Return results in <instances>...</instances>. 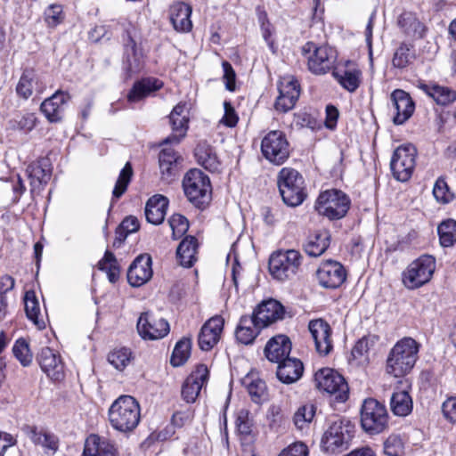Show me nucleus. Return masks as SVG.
Listing matches in <instances>:
<instances>
[{
	"label": "nucleus",
	"instance_id": "1",
	"mask_svg": "<svg viewBox=\"0 0 456 456\" xmlns=\"http://www.w3.org/2000/svg\"><path fill=\"white\" fill-rule=\"evenodd\" d=\"M419 344L411 338H403L391 349L387 360V371L394 377L409 373L416 363Z\"/></svg>",
	"mask_w": 456,
	"mask_h": 456
},
{
	"label": "nucleus",
	"instance_id": "2",
	"mask_svg": "<svg viewBox=\"0 0 456 456\" xmlns=\"http://www.w3.org/2000/svg\"><path fill=\"white\" fill-rule=\"evenodd\" d=\"M140 405L131 395H120L109 409L110 425L120 432L134 430L140 422Z\"/></svg>",
	"mask_w": 456,
	"mask_h": 456
},
{
	"label": "nucleus",
	"instance_id": "3",
	"mask_svg": "<svg viewBox=\"0 0 456 456\" xmlns=\"http://www.w3.org/2000/svg\"><path fill=\"white\" fill-rule=\"evenodd\" d=\"M183 189L188 200L199 208H206L211 200L209 177L198 168H192L184 175Z\"/></svg>",
	"mask_w": 456,
	"mask_h": 456
},
{
	"label": "nucleus",
	"instance_id": "4",
	"mask_svg": "<svg viewBox=\"0 0 456 456\" xmlns=\"http://www.w3.org/2000/svg\"><path fill=\"white\" fill-rule=\"evenodd\" d=\"M350 428V422L340 416L329 418L328 428L321 441L322 450L329 453H337L347 449L351 439Z\"/></svg>",
	"mask_w": 456,
	"mask_h": 456
},
{
	"label": "nucleus",
	"instance_id": "5",
	"mask_svg": "<svg viewBox=\"0 0 456 456\" xmlns=\"http://www.w3.org/2000/svg\"><path fill=\"white\" fill-rule=\"evenodd\" d=\"M305 181L301 174L289 167H283L278 175V187L283 202L297 207L305 200Z\"/></svg>",
	"mask_w": 456,
	"mask_h": 456
},
{
	"label": "nucleus",
	"instance_id": "6",
	"mask_svg": "<svg viewBox=\"0 0 456 456\" xmlns=\"http://www.w3.org/2000/svg\"><path fill=\"white\" fill-rule=\"evenodd\" d=\"M302 261L303 256L297 250H278L269 258L270 273L281 281L290 280L298 273Z\"/></svg>",
	"mask_w": 456,
	"mask_h": 456
},
{
	"label": "nucleus",
	"instance_id": "7",
	"mask_svg": "<svg viewBox=\"0 0 456 456\" xmlns=\"http://www.w3.org/2000/svg\"><path fill=\"white\" fill-rule=\"evenodd\" d=\"M302 52L306 55L308 69L315 75L326 74L334 68L337 61L336 50L327 45L317 46L308 42Z\"/></svg>",
	"mask_w": 456,
	"mask_h": 456
},
{
	"label": "nucleus",
	"instance_id": "8",
	"mask_svg": "<svg viewBox=\"0 0 456 456\" xmlns=\"http://www.w3.org/2000/svg\"><path fill=\"white\" fill-rule=\"evenodd\" d=\"M350 207L349 198L341 191L330 190L322 192L315 203L319 215L330 220L344 217Z\"/></svg>",
	"mask_w": 456,
	"mask_h": 456
},
{
	"label": "nucleus",
	"instance_id": "9",
	"mask_svg": "<svg viewBox=\"0 0 456 456\" xmlns=\"http://www.w3.org/2000/svg\"><path fill=\"white\" fill-rule=\"evenodd\" d=\"M388 414L384 404L373 398L365 399L361 409V424L370 435L379 434L387 428Z\"/></svg>",
	"mask_w": 456,
	"mask_h": 456
},
{
	"label": "nucleus",
	"instance_id": "10",
	"mask_svg": "<svg viewBox=\"0 0 456 456\" xmlns=\"http://www.w3.org/2000/svg\"><path fill=\"white\" fill-rule=\"evenodd\" d=\"M436 260L425 255L411 263L403 273V283L409 289L420 288L428 283L435 272Z\"/></svg>",
	"mask_w": 456,
	"mask_h": 456
},
{
	"label": "nucleus",
	"instance_id": "11",
	"mask_svg": "<svg viewBox=\"0 0 456 456\" xmlns=\"http://www.w3.org/2000/svg\"><path fill=\"white\" fill-rule=\"evenodd\" d=\"M316 387L330 395L338 403H345L348 398L349 387L344 377L330 368L319 370L314 375Z\"/></svg>",
	"mask_w": 456,
	"mask_h": 456
},
{
	"label": "nucleus",
	"instance_id": "12",
	"mask_svg": "<svg viewBox=\"0 0 456 456\" xmlns=\"http://www.w3.org/2000/svg\"><path fill=\"white\" fill-rule=\"evenodd\" d=\"M263 156L274 165H282L289 156V143L280 130L270 131L262 140Z\"/></svg>",
	"mask_w": 456,
	"mask_h": 456
},
{
	"label": "nucleus",
	"instance_id": "13",
	"mask_svg": "<svg viewBox=\"0 0 456 456\" xmlns=\"http://www.w3.org/2000/svg\"><path fill=\"white\" fill-rule=\"evenodd\" d=\"M417 150L412 144L401 145L395 149L390 162V168L395 179L408 181L415 167Z\"/></svg>",
	"mask_w": 456,
	"mask_h": 456
},
{
	"label": "nucleus",
	"instance_id": "14",
	"mask_svg": "<svg viewBox=\"0 0 456 456\" xmlns=\"http://www.w3.org/2000/svg\"><path fill=\"white\" fill-rule=\"evenodd\" d=\"M137 330L143 339L156 340L169 333V323L152 313H142L137 322Z\"/></svg>",
	"mask_w": 456,
	"mask_h": 456
},
{
	"label": "nucleus",
	"instance_id": "15",
	"mask_svg": "<svg viewBox=\"0 0 456 456\" xmlns=\"http://www.w3.org/2000/svg\"><path fill=\"white\" fill-rule=\"evenodd\" d=\"M316 277L322 287L333 289L344 283L346 279V271L340 263L327 260L319 266Z\"/></svg>",
	"mask_w": 456,
	"mask_h": 456
},
{
	"label": "nucleus",
	"instance_id": "16",
	"mask_svg": "<svg viewBox=\"0 0 456 456\" xmlns=\"http://www.w3.org/2000/svg\"><path fill=\"white\" fill-rule=\"evenodd\" d=\"M308 330L317 353L323 356L329 354L333 348L330 324L323 319H315L309 322Z\"/></svg>",
	"mask_w": 456,
	"mask_h": 456
},
{
	"label": "nucleus",
	"instance_id": "17",
	"mask_svg": "<svg viewBox=\"0 0 456 456\" xmlns=\"http://www.w3.org/2000/svg\"><path fill=\"white\" fill-rule=\"evenodd\" d=\"M279 96L275 101V110L287 112L293 109L300 95L298 82L292 77H284L279 85Z\"/></svg>",
	"mask_w": 456,
	"mask_h": 456
},
{
	"label": "nucleus",
	"instance_id": "18",
	"mask_svg": "<svg viewBox=\"0 0 456 456\" xmlns=\"http://www.w3.org/2000/svg\"><path fill=\"white\" fill-rule=\"evenodd\" d=\"M208 370L204 364L197 366L196 370L187 377L182 387V397L187 403H194L203 386L208 379Z\"/></svg>",
	"mask_w": 456,
	"mask_h": 456
},
{
	"label": "nucleus",
	"instance_id": "19",
	"mask_svg": "<svg viewBox=\"0 0 456 456\" xmlns=\"http://www.w3.org/2000/svg\"><path fill=\"white\" fill-rule=\"evenodd\" d=\"M82 456H118V449L109 438L91 434L85 441Z\"/></svg>",
	"mask_w": 456,
	"mask_h": 456
},
{
	"label": "nucleus",
	"instance_id": "20",
	"mask_svg": "<svg viewBox=\"0 0 456 456\" xmlns=\"http://www.w3.org/2000/svg\"><path fill=\"white\" fill-rule=\"evenodd\" d=\"M42 370L53 380L59 381L64 378V366L61 355L50 347H44L37 355Z\"/></svg>",
	"mask_w": 456,
	"mask_h": 456
},
{
	"label": "nucleus",
	"instance_id": "21",
	"mask_svg": "<svg viewBox=\"0 0 456 456\" xmlns=\"http://www.w3.org/2000/svg\"><path fill=\"white\" fill-rule=\"evenodd\" d=\"M224 323V319L219 315H216L205 322L198 338L199 346L201 350L209 351L217 344Z\"/></svg>",
	"mask_w": 456,
	"mask_h": 456
},
{
	"label": "nucleus",
	"instance_id": "22",
	"mask_svg": "<svg viewBox=\"0 0 456 456\" xmlns=\"http://www.w3.org/2000/svg\"><path fill=\"white\" fill-rule=\"evenodd\" d=\"M284 314L283 305L280 302L271 299L259 305L251 315L259 326L265 328L271 323L283 319Z\"/></svg>",
	"mask_w": 456,
	"mask_h": 456
},
{
	"label": "nucleus",
	"instance_id": "23",
	"mask_svg": "<svg viewBox=\"0 0 456 456\" xmlns=\"http://www.w3.org/2000/svg\"><path fill=\"white\" fill-rule=\"evenodd\" d=\"M152 276L151 258L150 256H137L127 271V281L133 287H139Z\"/></svg>",
	"mask_w": 456,
	"mask_h": 456
},
{
	"label": "nucleus",
	"instance_id": "24",
	"mask_svg": "<svg viewBox=\"0 0 456 456\" xmlns=\"http://www.w3.org/2000/svg\"><path fill=\"white\" fill-rule=\"evenodd\" d=\"M392 108L395 113L394 123L402 125L410 118L414 111V103L403 90L396 89L391 94Z\"/></svg>",
	"mask_w": 456,
	"mask_h": 456
},
{
	"label": "nucleus",
	"instance_id": "25",
	"mask_svg": "<svg viewBox=\"0 0 456 456\" xmlns=\"http://www.w3.org/2000/svg\"><path fill=\"white\" fill-rule=\"evenodd\" d=\"M69 98V94L58 90L41 103L40 110L48 121L52 123L60 122L62 119L64 104Z\"/></svg>",
	"mask_w": 456,
	"mask_h": 456
},
{
	"label": "nucleus",
	"instance_id": "26",
	"mask_svg": "<svg viewBox=\"0 0 456 456\" xmlns=\"http://www.w3.org/2000/svg\"><path fill=\"white\" fill-rule=\"evenodd\" d=\"M126 58L123 62V69L128 77L142 70L144 65L142 54L136 49V44L129 31L126 32L125 39Z\"/></svg>",
	"mask_w": 456,
	"mask_h": 456
},
{
	"label": "nucleus",
	"instance_id": "27",
	"mask_svg": "<svg viewBox=\"0 0 456 456\" xmlns=\"http://www.w3.org/2000/svg\"><path fill=\"white\" fill-rule=\"evenodd\" d=\"M291 351V342L289 337L285 335H278L272 338L265 347V354L266 358L273 362H281L286 358H289V354Z\"/></svg>",
	"mask_w": 456,
	"mask_h": 456
},
{
	"label": "nucleus",
	"instance_id": "28",
	"mask_svg": "<svg viewBox=\"0 0 456 456\" xmlns=\"http://www.w3.org/2000/svg\"><path fill=\"white\" fill-rule=\"evenodd\" d=\"M24 434L37 445L43 446L54 454L59 449L58 437L44 428L36 426L25 425L22 427Z\"/></svg>",
	"mask_w": 456,
	"mask_h": 456
},
{
	"label": "nucleus",
	"instance_id": "29",
	"mask_svg": "<svg viewBox=\"0 0 456 456\" xmlns=\"http://www.w3.org/2000/svg\"><path fill=\"white\" fill-rule=\"evenodd\" d=\"M191 7L183 2L171 5L169 10L170 21L178 32H189L192 28L191 20Z\"/></svg>",
	"mask_w": 456,
	"mask_h": 456
},
{
	"label": "nucleus",
	"instance_id": "30",
	"mask_svg": "<svg viewBox=\"0 0 456 456\" xmlns=\"http://www.w3.org/2000/svg\"><path fill=\"white\" fill-rule=\"evenodd\" d=\"M264 329L256 323L252 315H243L235 330L238 342L243 345H250L254 342L261 330Z\"/></svg>",
	"mask_w": 456,
	"mask_h": 456
},
{
	"label": "nucleus",
	"instance_id": "31",
	"mask_svg": "<svg viewBox=\"0 0 456 456\" xmlns=\"http://www.w3.org/2000/svg\"><path fill=\"white\" fill-rule=\"evenodd\" d=\"M304 371L301 361L297 358H286L279 362L276 375L280 381L284 384H292L298 380Z\"/></svg>",
	"mask_w": 456,
	"mask_h": 456
},
{
	"label": "nucleus",
	"instance_id": "32",
	"mask_svg": "<svg viewBox=\"0 0 456 456\" xmlns=\"http://www.w3.org/2000/svg\"><path fill=\"white\" fill-rule=\"evenodd\" d=\"M168 206L167 197L156 194L151 197L145 205L146 220L152 224H160L165 218Z\"/></svg>",
	"mask_w": 456,
	"mask_h": 456
},
{
	"label": "nucleus",
	"instance_id": "33",
	"mask_svg": "<svg viewBox=\"0 0 456 456\" xmlns=\"http://www.w3.org/2000/svg\"><path fill=\"white\" fill-rule=\"evenodd\" d=\"M194 155L197 162L205 169L210 172H216L220 167V161L216 150L207 142H200L195 150Z\"/></svg>",
	"mask_w": 456,
	"mask_h": 456
},
{
	"label": "nucleus",
	"instance_id": "34",
	"mask_svg": "<svg viewBox=\"0 0 456 456\" xmlns=\"http://www.w3.org/2000/svg\"><path fill=\"white\" fill-rule=\"evenodd\" d=\"M43 89L44 86L40 83L37 74L32 69H26L23 71L16 87L17 94L24 99L30 97L34 91L42 93Z\"/></svg>",
	"mask_w": 456,
	"mask_h": 456
},
{
	"label": "nucleus",
	"instance_id": "35",
	"mask_svg": "<svg viewBox=\"0 0 456 456\" xmlns=\"http://www.w3.org/2000/svg\"><path fill=\"white\" fill-rule=\"evenodd\" d=\"M163 83L158 78L146 77L135 82L130 90L127 100L130 102H138L150 94L160 89Z\"/></svg>",
	"mask_w": 456,
	"mask_h": 456
},
{
	"label": "nucleus",
	"instance_id": "36",
	"mask_svg": "<svg viewBox=\"0 0 456 456\" xmlns=\"http://www.w3.org/2000/svg\"><path fill=\"white\" fill-rule=\"evenodd\" d=\"M198 241L193 236L185 237L179 244L176 257L183 267H191L197 260Z\"/></svg>",
	"mask_w": 456,
	"mask_h": 456
},
{
	"label": "nucleus",
	"instance_id": "37",
	"mask_svg": "<svg viewBox=\"0 0 456 456\" xmlns=\"http://www.w3.org/2000/svg\"><path fill=\"white\" fill-rule=\"evenodd\" d=\"M397 24L408 36L422 38L425 35L426 27L413 12H403L398 17Z\"/></svg>",
	"mask_w": 456,
	"mask_h": 456
},
{
	"label": "nucleus",
	"instance_id": "38",
	"mask_svg": "<svg viewBox=\"0 0 456 456\" xmlns=\"http://www.w3.org/2000/svg\"><path fill=\"white\" fill-rule=\"evenodd\" d=\"M330 234L328 231H318L305 245V251L310 256H319L322 255L330 246Z\"/></svg>",
	"mask_w": 456,
	"mask_h": 456
},
{
	"label": "nucleus",
	"instance_id": "39",
	"mask_svg": "<svg viewBox=\"0 0 456 456\" xmlns=\"http://www.w3.org/2000/svg\"><path fill=\"white\" fill-rule=\"evenodd\" d=\"M419 87L440 105H446L456 98L453 91L436 84L420 83Z\"/></svg>",
	"mask_w": 456,
	"mask_h": 456
},
{
	"label": "nucleus",
	"instance_id": "40",
	"mask_svg": "<svg viewBox=\"0 0 456 456\" xmlns=\"http://www.w3.org/2000/svg\"><path fill=\"white\" fill-rule=\"evenodd\" d=\"M390 408L395 415H409L412 411V399L409 393L404 390L394 392L390 399Z\"/></svg>",
	"mask_w": 456,
	"mask_h": 456
},
{
	"label": "nucleus",
	"instance_id": "41",
	"mask_svg": "<svg viewBox=\"0 0 456 456\" xmlns=\"http://www.w3.org/2000/svg\"><path fill=\"white\" fill-rule=\"evenodd\" d=\"M416 58L415 49L412 45L402 43L400 46L395 50L392 64L395 68L404 69Z\"/></svg>",
	"mask_w": 456,
	"mask_h": 456
},
{
	"label": "nucleus",
	"instance_id": "42",
	"mask_svg": "<svg viewBox=\"0 0 456 456\" xmlns=\"http://www.w3.org/2000/svg\"><path fill=\"white\" fill-rule=\"evenodd\" d=\"M243 386L247 388L253 402L259 403L266 395L265 382L254 376L247 375L242 379Z\"/></svg>",
	"mask_w": 456,
	"mask_h": 456
},
{
	"label": "nucleus",
	"instance_id": "43",
	"mask_svg": "<svg viewBox=\"0 0 456 456\" xmlns=\"http://www.w3.org/2000/svg\"><path fill=\"white\" fill-rule=\"evenodd\" d=\"M169 120L172 126L173 134L164 140V143H178L185 136L188 128V118L171 116Z\"/></svg>",
	"mask_w": 456,
	"mask_h": 456
},
{
	"label": "nucleus",
	"instance_id": "44",
	"mask_svg": "<svg viewBox=\"0 0 456 456\" xmlns=\"http://www.w3.org/2000/svg\"><path fill=\"white\" fill-rule=\"evenodd\" d=\"M333 76L349 92H354L359 87L361 71L357 69L344 70L342 74L334 71Z\"/></svg>",
	"mask_w": 456,
	"mask_h": 456
},
{
	"label": "nucleus",
	"instance_id": "45",
	"mask_svg": "<svg viewBox=\"0 0 456 456\" xmlns=\"http://www.w3.org/2000/svg\"><path fill=\"white\" fill-rule=\"evenodd\" d=\"M191 341L190 338H183L180 339L172 353L170 362L174 367L183 365L190 357Z\"/></svg>",
	"mask_w": 456,
	"mask_h": 456
},
{
	"label": "nucleus",
	"instance_id": "46",
	"mask_svg": "<svg viewBox=\"0 0 456 456\" xmlns=\"http://www.w3.org/2000/svg\"><path fill=\"white\" fill-rule=\"evenodd\" d=\"M440 243L443 247H451L456 241V221L448 219L437 228Z\"/></svg>",
	"mask_w": 456,
	"mask_h": 456
},
{
	"label": "nucleus",
	"instance_id": "47",
	"mask_svg": "<svg viewBox=\"0 0 456 456\" xmlns=\"http://www.w3.org/2000/svg\"><path fill=\"white\" fill-rule=\"evenodd\" d=\"M98 267L100 270L107 273L110 282L114 283L118 280L119 267L112 252L108 250L105 252L103 258L98 263Z\"/></svg>",
	"mask_w": 456,
	"mask_h": 456
},
{
	"label": "nucleus",
	"instance_id": "48",
	"mask_svg": "<svg viewBox=\"0 0 456 456\" xmlns=\"http://www.w3.org/2000/svg\"><path fill=\"white\" fill-rule=\"evenodd\" d=\"M376 338L373 336L363 337L359 339L352 349V356L361 362L369 360V352L374 346Z\"/></svg>",
	"mask_w": 456,
	"mask_h": 456
},
{
	"label": "nucleus",
	"instance_id": "49",
	"mask_svg": "<svg viewBox=\"0 0 456 456\" xmlns=\"http://www.w3.org/2000/svg\"><path fill=\"white\" fill-rule=\"evenodd\" d=\"M315 414L314 404H305L297 409L293 417V421L297 428L304 429L313 420Z\"/></svg>",
	"mask_w": 456,
	"mask_h": 456
},
{
	"label": "nucleus",
	"instance_id": "50",
	"mask_svg": "<svg viewBox=\"0 0 456 456\" xmlns=\"http://www.w3.org/2000/svg\"><path fill=\"white\" fill-rule=\"evenodd\" d=\"M132 353L127 348L115 349L108 355V362L118 370H123L131 362Z\"/></svg>",
	"mask_w": 456,
	"mask_h": 456
},
{
	"label": "nucleus",
	"instance_id": "51",
	"mask_svg": "<svg viewBox=\"0 0 456 456\" xmlns=\"http://www.w3.org/2000/svg\"><path fill=\"white\" fill-rule=\"evenodd\" d=\"M132 175L133 168L131 164L127 162L122 168L118 175V178L116 182L114 190L112 191L113 197L118 199L126 192L127 186L131 181Z\"/></svg>",
	"mask_w": 456,
	"mask_h": 456
},
{
	"label": "nucleus",
	"instance_id": "52",
	"mask_svg": "<svg viewBox=\"0 0 456 456\" xmlns=\"http://www.w3.org/2000/svg\"><path fill=\"white\" fill-rule=\"evenodd\" d=\"M24 304L27 317L35 324H38L37 318L40 314V308L34 291L26 292L24 297Z\"/></svg>",
	"mask_w": 456,
	"mask_h": 456
},
{
	"label": "nucleus",
	"instance_id": "53",
	"mask_svg": "<svg viewBox=\"0 0 456 456\" xmlns=\"http://www.w3.org/2000/svg\"><path fill=\"white\" fill-rule=\"evenodd\" d=\"M433 195L437 202L446 204L450 202L453 194L450 191L449 186L444 178H438L433 188Z\"/></svg>",
	"mask_w": 456,
	"mask_h": 456
},
{
	"label": "nucleus",
	"instance_id": "54",
	"mask_svg": "<svg viewBox=\"0 0 456 456\" xmlns=\"http://www.w3.org/2000/svg\"><path fill=\"white\" fill-rule=\"evenodd\" d=\"M12 353L23 366H28L32 361V354L28 343L24 339H18L13 347Z\"/></svg>",
	"mask_w": 456,
	"mask_h": 456
},
{
	"label": "nucleus",
	"instance_id": "55",
	"mask_svg": "<svg viewBox=\"0 0 456 456\" xmlns=\"http://www.w3.org/2000/svg\"><path fill=\"white\" fill-rule=\"evenodd\" d=\"M36 122L37 118L35 117V115L32 113H28L18 118H13L10 120L9 124L11 128L14 130L17 129L24 132H29L35 127Z\"/></svg>",
	"mask_w": 456,
	"mask_h": 456
},
{
	"label": "nucleus",
	"instance_id": "56",
	"mask_svg": "<svg viewBox=\"0 0 456 456\" xmlns=\"http://www.w3.org/2000/svg\"><path fill=\"white\" fill-rule=\"evenodd\" d=\"M384 452L387 456H403V444L400 436H390L384 443Z\"/></svg>",
	"mask_w": 456,
	"mask_h": 456
},
{
	"label": "nucleus",
	"instance_id": "57",
	"mask_svg": "<svg viewBox=\"0 0 456 456\" xmlns=\"http://www.w3.org/2000/svg\"><path fill=\"white\" fill-rule=\"evenodd\" d=\"M169 225L173 231V236L177 239L185 233L189 228L187 218L180 214H174L168 220Z\"/></svg>",
	"mask_w": 456,
	"mask_h": 456
},
{
	"label": "nucleus",
	"instance_id": "58",
	"mask_svg": "<svg viewBox=\"0 0 456 456\" xmlns=\"http://www.w3.org/2000/svg\"><path fill=\"white\" fill-rule=\"evenodd\" d=\"M45 20L48 26L55 27L63 20L62 7L60 4H51L45 11Z\"/></svg>",
	"mask_w": 456,
	"mask_h": 456
},
{
	"label": "nucleus",
	"instance_id": "59",
	"mask_svg": "<svg viewBox=\"0 0 456 456\" xmlns=\"http://www.w3.org/2000/svg\"><path fill=\"white\" fill-rule=\"evenodd\" d=\"M238 431L242 435H249L252 431V420L248 410L241 409L238 411L236 419Z\"/></svg>",
	"mask_w": 456,
	"mask_h": 456
},
{
	"label": "nucleus",
	"instance_id": "60",
	"mask_svg": "<svg viewBox=\"0 0 456 456\" xmlns=\"http://www.w3.org/2000/svg\"><path fill=\"white\" fill-rule=\"evenodd\" d=\"M308 447L303 442H296L284 448L278 456H308Z\"/></svg>",
	"mask_w": 456,
	"mask_h": 456
},
{
	"label": "nucleus",
	"instance_id": "61",
	"mask_svg": "<svg viewBox=\"0 0 456 456\" xmlns=\"http://www.w3.org/2000/svg\"><path fill=\"white\" fill-rule=\"evenodd\" d=\"M29 176L31 178V184L36 186V183L38 185L47 183L51 178V173L43 167L37 166L32 168Z\"/></svg>",
	"mask_w": 456,
	"mask_h": 456
},
{
	"label": "nucleus",
	"instance_id": "62",
	"mask_svg": "<svg viewBox=\"0 0 456 456\" xmlns=\"http://www.w3.org/2000/svg\"><path fill=\"white\" fill-rule=\"evenodd\" d=\"M224 115L221 120L226 126L233 127L238 123V116L230 102H224Z\"/></svg>",
	"mask_w": 456,
	"mask_h": 456
},
{
	"label": "nucleus",
	"instance_id": "63",
	"mask_svg": "<svg viewBox=\"0 0 456 456\" xmlns=\"http://www.w3.org/2000/svg\"><path fill=\"white\" fill-rule=\"evenodd\" d=\"M222 66L224 69V79L225 80L226 89L229 91H234L236 77L235 72L228 61H224Z\"/></svg>",
	"mask_w": 456,
	"mask_h": 456
},
{
	"label": "nucleus",
	"instance_id": "64",
	"mask_svg": "<svg viewBox=\"0 0 456 456\" xmlns=\"http://www.w3.org/2000/svg\"><path fill=\"white\" fill-rule=\"evenodd\" d=\"M442 411L447 419L456 423V397L447 399L442 405Z\"/></svg>",
	"mask_w": 456,
	"mask_h": 456
}]
</instances>
